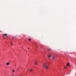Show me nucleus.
I'll use <instances>...</instances> for the list:
<instances>
[{"mask_svg":"<svg viewBox=\"0 0 76 76\" xmlns=\"http://www.w3.org/2000/svg\"><path fill=\"white\" fill-rule=\"evenodd\" d=\"M43 67H44L46 70H48V66L47 65V64H46L44 63L43 64Z\"/></svg>","mask_w":76,"mask_h":76,"instance_id":"obj_1","label":"nucleus"},{"mask_svg":"<svg viewBox=\"0 0 76 76\" xmlns=\"http://www.w3.org/2000/svg\"><path fill=\"white\" fill-rule=\"evenodd\" d=\"M4 36H5V37H6L7 38L8 37V36L7 35V34H3Z\"/></svg>","mask_w":76,"mask_h":76,"instance_id":"obj_2","label":"nucleus"},{"mask_svg":"<svg viewBox=\"0 0 76 76\" xmlns=\"http://www.w3.org/2000/svg\"><path fill=\"white\" fill-rule=\"evenodd\" d=\"M48 56L49 58H50L51 57V55H49Z\"/></svg>","mask_w":76,"mask_h":76,"instance_id":"obj_3","label":"nucleus"},{"mask_svg":"<svg viewBox=\"0 0 76 76\" xmlns=\"http://www.w3.org/2000/svg\"><path fill=\"white\" fill-rule=\"evenodd\" d=\"M55 58H56V56H53L52 57V58L53 60H55Z\"/></svg>","mask_w":76,"mask_h":76,"instance_id":"obj_4","label":"nucleus"},{"mask_svg":"<svg viewBox=\"0 0 76 76\" xmlns=\"http://www.w3.org/2000/svg\"><path fill=\"white\" fill-rule=\"evenodd\" d=\"M33 70V69H30L29 70V71L30 72H32Z\"/></svg>","mask_w":76,"mask_h":76,"instance_id":"obj_5","label":"nucleus"},{"mask_svg":"<svg viewBox=\"0 0 76 76\" xmlns=\"http://www.w3.org/2000/svg\"><path fill=\"white\" fill-rule=\"evenodd\" d=\"M34 65H37L38 64V62L37 61H35L34 63Z\"/></svg>","mask_w":76,"mask_h":76,"instance_id":"obj_6","label":"nucleus"},{"mask_svg":"<svg viewBox=\"0 0 76 76\" xmlns=\"http://www.w3.org/2000/svg\"><path fill=\"white\" fill-rule=\"evenodd\" d=\"M10 64V63H9V62H8V63H7L6 65H9Z\"/></svg>","mask_w":76,"mask_h":76,"instance_id":"obj_7","label":"nucleus"},{"mask_svg":"<svg viewBox=\"0 0 76 76\" xmlns=\"http://www.w3.org/2000/svg\"><path fill=\"white\" fill-rule=\"evenodd\" d=\"M12 72H13V73H15V70H14V69L12 70Z\"/></svg>","mask_w":76,"mask_h":76,"instance_id":"obj_8","label":"nucleus"},{"mask_svg":"<svg viewBox=\"0 0 76 76\" xmlns=\"http://www.w3.org/2000/svg\"><path fill=\"white\" fill-rule=\"evenodd\" d=\"M48 51H51V49L49 48L48 49Z\"/></svg>","mask_w":76,"mask_h":76,"instance_id":"obj_9","label":"nucleus"},{"mask_svg":"<svg viewBox=\"0 0 76 76\" xmlns=\"http://www.w3.org/2000/svg\"><path fill=\"white\" fill-rule=\"evenodd\" d=\"M69 63L67 64V66H69Z\"/></svg>","mask_w":76,"mask_h":76,"instance_id":"obj_10","label":"nucleus"},{"mask_svg":"<svg viewBox=\"0 0 76 76\" xmlns=\"http://www.w3.org/2000/svg\"><path fill=\"white\" fill-rule=\"evenodd\" d=\"M28 41H31V39L30 38H29L28 39Z\"/></svg>","mask_w":76,"mask_h":76,"instance_id":"obj_11","label":"nucleus"},{"mask_svg":"<svg viewBox=\"0 0 76 76\" xmlns=\"http://www.w3.org/2000/svg\"><path fill=\"white\" fill-rule=\"evenodd\" d=\"M11 45H13V43H12V42H11Z\"/></svg>","mask_w":76,"mask_h":76,"instance_id":"obj_12","label":"nucleus"},{"mask_svg":"<svg viewBox=\"0 0 76 76\" xmlns=\"http://www.w3.org/2000/svg\"><path fill=\"white\" fill-rule=\"evenodd\" d=\"M64 69H66V66H65V67H64Z\"/></svg>","mask_w":76,"mask_h":76,"instance_id":"obj_13","label":"nucleus"},{"mask_svg":"<svg viewBox=\"0 0 76 76\" xmlns=\"http://www.w3.org/2000/svg\"><path fill=\"white\" fill-rule=\"evenodd\" d=\"M19 69H17V70H18V71H19Z\"/></svg>","mask_w":76,"mask_h":76,"instance_id":"obj_14","label":"nucleus"},{"mask_svg":"<svg viewBox=\"0 0 76 76\" xmlns=\"http://www.w3.org/2000/svg\"><path fill=\"white\" fill-rule=\"evenodd\" d=\"M27 49H29V48H27Z\"/></svg>","mask_w":76,"mask_h":76,"instance_id":"obj_15","label":"nucleus"},{"mask_svg":"<svg viewBox=\"0 0 76 76\" xmlns=\"http://www.w3.org/2000/svg\"><path fill=\"white\" fill-rule=\"evenodd\" d=\"M12 38H13V37H12Z\"/></svg>","mask_w":76,"mask_h":76,"instance_id":"obj_16","label":"nucleus"},{"mask_svg":"<svg viewBox=\"0 0 76 76\" xmlns=\"http://www.w3.org/2000/svg\"><path fill=\"white\" fill-rule=\"evenodd\" d=\"M0 32H1V31H0Z\"/></svg>","mask_w":76,"mask_h":76,"instance_id":"obj_17","label":"nucleus"}]
</instances>
